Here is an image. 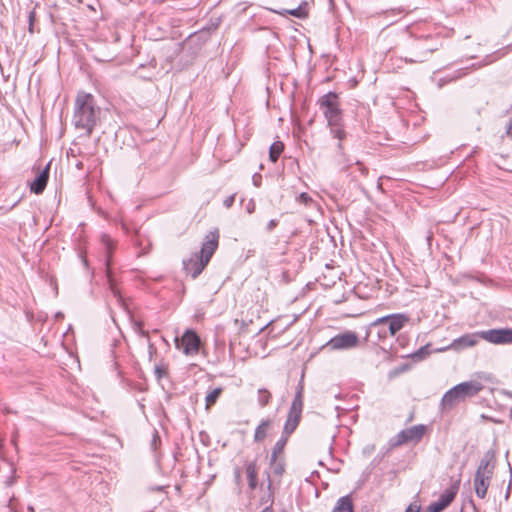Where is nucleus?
Returning a JSON list of instances; mask_svg holds the SVG:
<instances>
[{
    "label": "nucleus",
    "mask_w": 512,
    "mask_h": 512,
    "mask_svg": "<svg viewBox=\"0 0 512 512\" xmlns=\"http://www.w3.org/2000/svg\"><path fill=\"white\" fill-rule=\"evenodd\" d=\"M219 231H210L202 244L199 252L193 253L189 259L183 260L185 272L196 279L208 265L219 244Z\"/></svg>",
    "instance_id": "f257e3e1"
},
{
    "label": "nucleus",
    "mask_w": 512,
    "mask_h": 512,
    "mask_svg": "<svg viewBox=\"0 0 512 512\" xmlns=\"http://www.w3.org/2000/svg\"><path fill=\"white\" fill-rule=\"evenodd\" d=\"M99 112L93 95L85 92L77 94L73 116L76 128L85 130L88 136L91 135Z\"/></svg>",
    "instance_id": "f03ea898"
},
{
    "label": "nucleus",
    "mask_w": 512,
    "mask_h": 512,
    "mask_svg": "<svg viewBox=\"0 0 512 512\" xmlns=\"http://www.w3.org/2000/svg\"><path fill=\"white\" fill-rule=\"evenodd\" d=\"M410 317L405 313H394L374 320L367 331L366 339L376 333L377 340L381 341L388 335L395 336L404 326L409 323Z\"/></svg>",
    "instance_id": "7ed1b4c3"
},
{
    "label": "nucleus",
    "mask_w": 512,
    "mask_h": 512,
    "mask_svg": "<svg viewBox=\"0 0 512 512\" xmlns=\"http://www.w3.org/2000/svg\"><path fill=\"white\" fill-rule=\"evenodd\" d=\"M483 389L479 381H465L449 389L442 397L440 407L442 411L451 410L458 403L476 396Z\"/></svg>",
    "instance_id": "20e7f679"
},
{
    "label": "nucleus",
    "mask_w": 512,
    "mask_h": 512,
    "mask_svg": "<svg viewBox=\"0 0 512 512\" xmlns=\"http://www.w3.org/2000/svg\"><path fill=\"white\" fill-rule=\"evenodd\" d=\"M495 468V453L492 450L487 451L480 460L479 466L474 476V489L476 495L483 499L487 494L490 481Z\"/></svg>",
    "instance_id": "39448f33"
},
{
    "label": "nucleus",
    "mask_w": 512,
    "mask_h": 512,
    "mask_svg": "<svg viewBox=\"0 0 512 512\" xmlns=\"http://www.w3.org/2000/svg\"><path fill=\"white\" fill-rule=\"evenodd\" d=\"M318 104L327 119L328 125H337L338 122H342V110L340 109L337 93L328 92L319 98Z\"/></svg>",
    "instance_id": "423d86ee"
},
{
    "label": "nucleus",
    "mask_w": 512,
    "mask_h": 512,
    "mask_svg": "<svg viewBox=\"0 0 512 512\" xmlns=\"http://www.w3.org/2000/svg\"><path fill=\"white\" fill-rule=\"evenodd\" d=\"M360 339L356 332L346 330L343 333L337 334L332 337L323 346L324 349L329 351H343L354 349L359 346Z\"/></svg>",
    "instance_id": "0eeeda50"
},
{
    "label": "nucleus",
    "mask_w": 512,
    "mask_h": 512,
    "mask_svg": "<svg viewBox=\"0 0 512 512\" xmlns=\"http://www.w3.org/2000/svg\"><path fill=\"white\" fill-rule=\"evenodd\" d=\"M175 344L178 349H182L185 355L194 356L199 352L201 340L195 331L188 329L181 339H175Z\"/></svg>",
    "instance_id": "6e6552de"
},
{
    "label": "nucleus",
    "mask_w": 512,
    "mask_h": 512,
    "mask_svg": "<svg viewBox=\"0 0 512 512\" xmlns=\"http://www.w3.org/2000/svg\"><path fill=\"white\" fill-rule=\"evenodd\" d=\"M481 335L482 331L464 334L461 337L454 339L448 346L435 349V352H444L447 350L459 352L463 349L473 347L479 343L480 339H482Z\"/></svg>",
    "instance_id": "1a4fd4ad"
},
{
    "label": "nucleus",
    "mask_w": 512,
    "mask_h": 512,
    "mask_svg": "<svg viewBox=\"0 0 512 512\" xmlns=\"http://www.w3.org/2000/svg\"><path fill=\"white\" fill-rule=\"evenodd\" d=\"M300 421L295 420L293 418L286 417V421L284 423L283 431L281 437L275 443L271 456H273V460L277 459L284 451V448L288 442V438L294 431L297 429Z\"/></svg>",
    "instance_id": "9d476101"
},
{
    "label": "nucleus",
    "mask_w": 512,
    "mask_h": 512,
    "mask_svg": "<svg viewBox=\"0 0 512 512\" xmlns=\"http://www.w3.org/2000/svg\"><path fill=\"white\" fill-rule=\"evenodd\" d=\"M482 339L495 345L512 344V328H496L482 331Z\"/></svg>",
    "instance_id": "9b49d317"
},
{
    "label": "nucleus",
    "mask_w": 512,
    "mask_h": 512,
    "mask_svg": "<svg viewBox=\"0 0 512 512\" xmlns=\"http://www.w3.org/2000/svg\"><path fill=\"white\" fill-rule=\"evenodd\" d=\"M304 407V383L303 376L301 377L297 387L294 398L287 413V417L301 421L302 412Z\"/></svg>",
    "instance_id": "f8f14e48"
},
{
    "label": "nucleus",
    "mask_w": 512,
    "mask_h": 512,
    "mask_svg": "<svg viewBox=\"0 0 512 512\" xmlns=\"http://www.w3.org/2000/svg\"><path fill=\"white\" fill-rule=\"evenodd\" d=\"M456 496V490L448 489L444 491L435 502H432L425 510V512H442L446 509L454 500Z\"/></svg>",
    "instance_id": "ddd939ff"
},
{
    "label": "nucleus",
    "mask_w": 512,
    "mask_h": 512,
    "mask_svg": "<svg viewBox=\"0 0 512 512\" xmlns=\"http://www.w3.org/2000/svg\"><path fill=\"white\" fill-rule=\"evenodd\" d=\"M49 170L50 163H48L44 169L39 171L36 178L30 183L31 192L38 195L45 190L49 179Z\"/></svg>",
    "instance_id": "4468645a"
},
{
    "label": "nucleus",
    "mask_w": 512,
    "mask_h": 512,
    "mask_svg": "<svg viewBox=\"0 0 512 512\" xmlns=\"http://www.w3.org/2000/svg\"><path fill=\"white\" fill-rule=\"evenodd\" d=\"M426 431V426L423 424L414 425L403 430V436L408 439V442H418L422 439Z\"/></svg>",
    "instance_id": "2eb2a0df"
},
{
    "label": "nucleus",
    "mask_w": 512,
    "mask_h": 512,
    "mask_svg": "<svg viewBox=\"0 0 512 512\" xmlns=\"http://www.w3.org/2000/svg\"><path fill=\"white\" fill-rule=\"evenodd\" d=\"M272 425L273 421L271 419H263L255 429L254 441L262 442L266 438L267 431Z\"/></svg>",
    "instance_id": "dca6fc26"
},
{
    "label": "nucleus",
    "mask_w": 512,
    "mask_h": 512,
    "mask_svg": "<svg viewBox=\"0 0 512 512\" xmlns=\"http://www.w3.org/2000/svg\"><path fill=\"white\" fill-rule=\"evenodd\" d=\"M354 511V505L352 498L349 495L340 497L335 507L333 508L332 512H353Z\"/></svg>",
    "instance_id": "f3484780"
},
{
    "label": "nucleus",
    "mask_w": 512,
    "mask_h": 512,
    "mask_svg": "<svg viewBox=\"0 0 512 512\" xmlns=\"http://www.w3.org/2000/svg\"><path fill=\"white\" fill-rule=\"evenodd\" d=\"M246 475L249 488L254 490L258 485L257 466L255 461H251L246 464Z\"/></svg>",
    "instance_id": "a211bd4d"
},
{
    "label": "nucleus",
    "mask_w": 512,
    "mask_h": 512,
    "mask_svg": "<svg viewBox=\"0 0 512 512\" xmlns=\"http://www.w3.org/2000/svg\"><path fill=\"white\" fill-rule=\"evenodd\" d=\"M438 50V46H431L423 43L421 46V51L419 55L415 59H405L406 62L409 63H421L427 59V55L433 53Z\"/></svg>",
    "instance_id": "6ab92c4d"
},
{
    "label": "nucleus",
    "mask_w": 512,
    "mask_h": 512,
    "mask_svg": "<svg viewBox=\"0 0 512 512\" xmlns=\"http://www.w3.org/2000/svg\"><path fill=\"white\" fill-rule=\"evenodd\" d=\"M329 127H330V133H331L332 137L339 140L338 145H337L339 151H342L343 150L342 141L346 138V132L343 129L342 122H338L337 125H329Z\"/></svg>",
    "instance_id": "aec40b11"
},
{
    "label": "nucleus",
    "mask_w": 512,
    "mask_h": 512,
    "mask_svg": "<svg viewBox=\"0 0 512 512\" xmlns=\"http://www.w3.org/2000/svg\"><path fill=\"white\" fill-rule=\"evenodd\" d=\"M272 400V394L266 388H260L257 391V402L261 408L266 407Z\"/></svg>",
    "instance_id": "412c9836"
},
{
    "label": "nucleus",
    "mask_w": 512,
    "mask_h": 512,
    "mask_svg": "<svg viewBox=\"0 0 512 512\" xmlns=\"http://www.w3.org/2000/svg\"><path fill=\"white\" fill-rule=\"evenodd\" d=\"M284 150V144L281 141H275L269 149V159L275 163L279 159L281 153Z\"/></svg>",
    "instance_id": "4be33fe9"
},
{
    "label": "nucleus",
    "mask_w": 512,
    "mask_h": 512,
    "mask_svg": "<svg viewBox=\"0 0 512 512\" xmlns=\"http://www.w3.org/2000/svg\"><path fill=\"white\" fill-rule=\"evenodd\" d=\"M270 467L272 469V472L277 476H282V474L285 471L284 461L282 459H279V457L273 460V456H271Z\"/></svg>",
    "instance_id": "5701e85b"
},
{
    "label": "nucleus",
    "mask_w": 512,
    "mask_h": 512,
    "mask_svg": "<svg viewBox=\"0 0 512 512\" xmlns=\"http://www.w3.org/2000/svg\"><path fill=\"white\" fill-rule=\"evenodd\" d=\"M221 393H222V388L217 387L207 394V396L205 398L207 409L216 403V401L218 400Z\"/></svg>",
    "instance_id": "b1692460"
},
{
    "label": "nucleus",
    "mask_w": 512,
    "mask_h": 512,
    "mask_svg": "<svg viewBox=\"0 0 512 512\" xmlns=\"http://www.w3.org/2000/svg\"><path fill=\"white\" fill-rule=\"evenodd\" d=\"M101 241L106 249V253H107V259H106V264L107 266L109 265V259H110V255L112 253V250L114 248V242L112 240V238L107 235V234H103L102 237H101Z\"/></svg>",
    "instance_id": "393cba45"
},
{
    "label": "nucleus",
    "mask_w": 512,
    "mask_h": 512,
    "mask_svg": "<svg viewBox=\"0 0 512 512\" xmlns=\"http://www.w3.org/2000/svg\"><path fill=\"white\" fill-rule=\"evenodd\" d=\"M154 375L157 381H160L162 378L168 375V364L164 362H160L154 367Z\"/></svg>",
    "instance_id": "a878e982"
},
{
    "label": "nucleus",
    "mask_w": 512,
    "mask_h": 512,
    "mask_svg": "<svg viewBox=\"0 0 512 512\" xmlns=\"http://www.w3.org/2000/svg\"><path fill=\"white\" fill-rule=\"evenodd\" d=\"M431 353L430 351V345L427 344L423 347H421L420 349H418L413 355V359L415 360H423L424 358H426L429 354Z\"/></svg>",
    "instance_id": "bb28decb"
},
{
    "label": "nucleus",
    "mask_w": 512,
    "mask_h": 512,
    "mask_svg": "<svg viewBox=\"0 0 512 512\" xmlns=\"http://www.w3.org/2000/svg\"><path fill=\"white\" fill-rule=\"evenodd\" d=\"M142 326H143V323H142V322H140V321H135V322L133 323V329H134V331H135L137 334H139L141 337H144V338H146L147 340H149V333H148V331L144 330Z\"/></svg>",
    "instance_id": "cd10ccee"
},
{
    "label": "nucleus",
    "mask_w": 512,
    "mask_h": 512,
    "mask_svg": "<svg viewBox=\"0 0 512 512\" xmlns=\"http://www.w3.org/2000/svg\"><path fill=\"white\" fill-rule=\"evenodd\" d=\"M296 200H297V202H299L305 206H309L313 202V199L306 192L300 193L297 196Z\"/></svg>",
    "instance_id": "c85d7f7f"
},
{
    "label": "nucleus",
    "mask_w": 512,
    "mask_h": 512,
    "mask_svg": "<svg viewBox=\"0 0 512 512\" xmlns=\"http://www.w3.org/2000/svg\"><path fill=\"white\" fill-rule=\"evenodd\" d=\"M284 12L297 18H304L306 16V13L301 6L291 10H284Z\"/></svg>",
    "instance_id": "c756f323"
},
{
    "label": "nucleus",
    "mask_w": 512,
    "mask_h": 512,
    "mask_svg": "<svg viewBox=\"0 0 512 512\" xmlns=\"http://www.w3.org/2000/svg\"><path fill=\"white\" fill-rule=\"evenodd\" d=\"M35 20H36V11L33 9L28 14V24H29L28 30L31 34L34 32L33 27H34Z\"/></svg>",
    "instance_id": "7c9ffc66"
},
{
    "label": "nucleus",
    "mask_w": 512,
    "mask_h": 512,
    "mask_svg": "<svg viewBox=\"0 0 512 512\" xmlns=\"http://www.w3.org/2000/svg\"><path fill=\"white\" fill-rule=\"evenodd\" d=\"M107 277H108V281H109V286H110V289H111V292L113 293V295L117 298L118 301H121V296L119 294V291L116 289V287L114 286L113 282H112V279L110 277V274H109V270L107 269Z\"/></svg>",
    "instance_id": "2f4dec72"
},
{
    "label": "nucleus",
    "mask_w": 512,
    "mask_h": 512,
    "mask_svg": "<svg viewBox=\"0 0 512 512\" xmlns=\"http://www.w3.org/2000/svg\"><path fill=\"white\" fill-rule=\"evenodd\" d=\"M407 442H408V439H406V437L403 436V430L400 431L395 437V445H402Z\"/></svg>",
    "instance_id": "473e14b6"
},
{
    "label": "nucleus",
    "mask_w": 512,
    "mask_h": 512,
    "mask_svg": "<svg viewBox=\"0 0 512 512\" xmlns=\"http://www.w3.org/2000/svg\"><path fill=\"white\" fill-rule=\"evenodd\" d=\"M234 201H235V194H232V195L228 196V197L223 201V205H224V207H226V208H230V207L233 205Z\"/></svg>",
    "instance_id": "72a5a7b5"
},
{
    "label": "nucleus",
    "mask_w": 512,
    "mask_h": 512,
    "mask_svg": "<svg viewBox=\"0 0 512 512\" xmlns=\"http://www.w3.org/2000/svg\"><path fill=\"white\" fill-rule=\"evenodd\" d=\"M148 342V353H149V359L151 360L153 355L156 353V347L154 346V344L149 340H147Z\"/></svg>",
    "instance_id": "f704fd0d"
},
{
    "label": "nucleus",
    "mask_w": 512,
    "mask_h": 512,
    "mask_svg": "<svg viewBox=\"0 0 512 512\" xmlns=\"http://www.w3.org/2000/svg\"><path fill=\"white\" fill-rule=\"evenodd\" d=\"M278 225V220L272 219L268 222L266 230L271 232Z\"/></svg>",
    "instance_id": "c9c22d12"
},
{
    "label": "nucleus",
    "mask_w": 512,
    "mask_h": 512,
    "mask_svg": "<svg viewBox=\"0 0 512 512\" xmlns=\"http://www.w3.org/2000/svg\"><path fill=\"white\" fill-rule=\"evenodd\" d=\"M420 507L417 505L410 504L405 512H419Z\"/></svg>",
    "instance_id": "e433bc0d"
},
{
    "label": "nucleus",
    "mask_w": 512,
    "mask_h": 512,
    "mask_svg": "<svg viewBox=\"0 0 512 512\" xmlns=\"http://www.w3.org/2000/svg\"><path fill=\"white\" fill-rule=\"evenodd\" d=\"M246 209H247V212H248V213H250V214H251V213H253V212H254V209H255V204H254L253 202H250V203L247 205Z\"/></svg>",
    "instance_id": "4c0bfd02"
},
{
    "label": "nucleus",
    "mask_w": 512,
    "mask_h": 512,
    "mask_svg": "<svg viewBox=\"0 0 512 512\" xmlns=\"http://www.w3.org/2000/svg\"><path fill=\"white\" fill-rule=\"evenodd\" d=\"M262 512H273V509L271 506L265 507Z\"/></svg>",
    "instance_id": "58836bf2"
},
{
    "label": "nucleus",
    "mask_w": 512,
    "mask_h": 512,
    "mask_svg": "<svg viewBox=\"0 0 512 512\" xmlns=\"http://www.w3.org/2000/svg\"><path fill=\"white\" fill-rule=\"evenodd\" d=\"M241 475H240V471L239 470H236L235 472V478L236 480L238 481L240 479Z\"/></svg>",
    "instance_id": "ea45409f"
},
{
    "label": "nucleus",
    "mask_w": 512,
    "mask_h": 512,
    "mask_svg": "<svg viewBox=\"0 0 512 512\" xmlns=\"http://www.w3.org/2000/svg\"><path fill=\"white\" fill-rule=\"evenodd\" d=\"M12 443L14 444V446L16 447V436L13 437L12 439Z\"/></svg>",
    "instance_id": "a19ab883"
},
{
    "label": "nucleus",
    "mask_w": 512,
    "mask_h": 512,
    "mask_svg": "<svg viewBox=\"0 0 512 512\" xmlns=\"http://www.w3.org/2000/svg\"><path fill=\"white\" fill-rule=\"evenodd\" d=\"M257 182H258V179H255V178H254V185H258V183H257Z\"/></svg>",
    "instance_id": "79ce46f5"
},
{
    "label": "nucleus",
    "mask_w": 512,
    "mask_h": 512,
    "mask_svg": "<svg viewBox=\"0 0 512 512\" xmlns=\"http://www.w3.org/2000/svg\"><path fill=\"white\" fill-rule=\"evenodd\" d=\"M257 182H258V179H255V178H254V185H258V183H257Z\"/></svg>",
    "instance_id": "37998d69"
}]
</instances>
